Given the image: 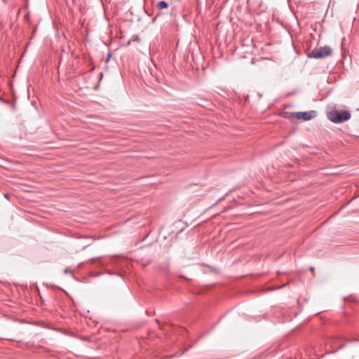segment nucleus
Returning a JSON list of instances; mask_svg holds the SVG:
<instances>
[{"mask_svg":"<svg viewBox=\"0 0 359 359\" xmlns=\"http://www.w3.org/2000/svg\"><path fill=\"white\" fill-rule=\"evenodd\" d=\"M311 271H314V268H313V267H311Z\"/></svg>","mask_w":359,"mask_h":359,"instance_id":"obj_5","label":"nucleus"},{"mask_svg":"<svg viewBox=\"0 0 359 359\" xmlns=\"http://www.w3.org/2000/svg\"><path fill=\"white\" fill-rule=\"evenodd\" d=\"M332 55V50L331 47L325 46L319 48H314L309 55L310 58L322 59L331 56Z\"/></svg>","mask_w":359,"mask_h":359,"instance_id":"obj_2","label":"nucleus"},{"mask_svg":"<svg viewBox=\"0 0 359 359\" xmlns=\"http://www.w3.org/2000/svg\"><path fill=\"white\" fill-rule=\"evenodd\" d=\"M316 116V111H299V112H285V117L289 119H303L304 121H309Z\"/></svg>","mask_w":359,"mask_h":359,"instance_id":"obj_3","label":"nucleus"},{"mask_svg":"<svg viewBox=\"0 0 359 359\" xmlns=\"http://www.w3.org/2000/svg\"><path fill=\"white\" fill-rule=\"evenodd\" d=\"M351 114L348 111L332 110L328 114L329 120L335 123H340L351 118Z\"/></svg>","mask_w":359,"mask_h":359,"instance_id":"obj_1","label":"nucleus"},{"mask_svg":"<svg viewBox=\"0 0 359 359\" xmlns=\"http://www.w3.org/2000/svg\"><path fill=\"white\" fill-rule=\"evenodd\" d=\"M156 7L160 10L167 8L168 4L164 1H161L157 4Z\"/></svg>","mask_w":359,"mask_h":359,"instance_id":"obj_4","label":"nucleus"}]
</instances>
